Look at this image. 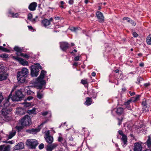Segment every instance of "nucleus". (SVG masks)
Listing matches in <instances>:
<instances>
[{
    "instance_id": "nucleus-1",
    "label": "nucleus",
    "mask_w": 151,
    "mask_h": 151,
    "mask_svg": "<svg viewBox=\"0 0 151 151\" xmlns=\"http://www.w3.org/2000/svg\"><path fill=\"white\" fill-rule=\"evenodd\" d=\"M17 87V86H15L13 87L8 98L6 99V102L4 103V108L1 111L3 119L6 122L9 121L11 119V112L12 109H10L8 106L9 105V100L12 96V93Z\"/></svg>"
},
{
    "instance_id": "nucleus-2",
    "label": "nucleus",
    "mask_w": 151,
    "mask_h": 151,
    "mask_svg": "<svg viewBox=\"0 0 151 151\" xmlns=\"http://www.w3.org/2000/svg\"><path fill=\"white\" fill-rule=\"evenodd\" d=\"M46 74V71L44 70H42L40 76L37 79L36 82L39 85L38 88L40 89H41L46 84L45 81L44 80V78Z\"/></svg>"
},
{
    "instance_id": "nucleus-3",
    "label": "nucleus",
    "mask_w": 151,
    "mask_h": 151,
    "mask_svg": "<svg viewBox=\"0 0 151 151\" xmlns=\"http://www.w3.org/2000/svg\"><path fill=\"white\" fill-rule=\"evenodd\" d=\"M31 75L32 76H37L38 74L39 70L42 69V67L39 64L36 63L31 66Z\"/></svg>"
},
{
    "instance_id": "nucleus-4",
    "label": "nucleus",
    "mask_w": 151,
    "mask_h": 151,
    "mask_svg": "<svg viewBox=\"0 0 151 151\" xmlns=\"http://www.w3.org/2000/svg\"><path fill=\"white\" fill-rule=\"evenodd\" d=\"M23 96V95L20 90L17 91L15 94L12 97L11 96L10 99L12 101H19Z\"/></svg>"
},
{
    "instance_id": "nucleus-5",
    "label": "nucleus",
    "mask_w": 151,
    "mask_h": 151,
    "mask_svg": "<svg viewBox=\"0 0 151 151\" xmlns=\"http://www.w3.org/2000/svg\"><path fill=\"white\" fill-rule=\"evenodd\" d=\"M21 125L23 126H29L31 124V120L29 116L26 115L20 121Z\"/></svg>"
},
{
    "instance_id": "nucleus-6",
    "label": "nucleus",
    "mask_w": 151,
    "mask_h": 151,
    "mask_svg": "<svg viewBox=\"0 0 151 151\" xmlns=\"http://www.w3.org/2000/svg\"><path fill=\"white\" fill-rule=\"evenodd\" d=\"M38 143L37 141L34 139H29L27 140L26 145L31 148H35Z\"/></svg>"
},
{
    "instance_id": "nucleus-7",
    "label": "nucleus",
    "mask_w": 151,
    "mask_h": 151,
    "mask_svg": "<svg viewBox=\"0 0 151 151\" xmlns=\"http://www.w3.org/2000/svg\"><path fill=\"white\" fill-rule=\"evenodd\" d=\"M13 58L23 66H28L29 65V63L28 61L18 56H13Z\"/></svg>"
},
{
    "instance_id": "nucleus-8",
    "label": "nucleus",
    "mask_w": 151,
    "mask_h": 151,
    "mask_svg": "<svg viewBox=\"0 0 151 151\" xmlns=\"http://www.w3.org/2000/svg\"><path fill=\"white\" fill-rule=\"evenodd\" d=\"M40 127L41 126H40L35 129H27L26 130V131L29 134H35L40 131L41 129Z\"/></svg>"
},
{
    "instance_id": "nucleus-9",
    "label": "nucleus",
    "mask_w": 151,
    "mask_h": 151,
    "mask_svg": "<svg viewBox=\"0 0 151 151\" xmlns=\"http://www.w3.org/2000/svg\"><path fill=\"white\" fill-rule=\"evenodd\" d=\"M24 147V143L22 142L18 143L13 147V149L14 150H19L23 149Z\"/></svg>"
},
{
    "instance_id": "nucleus-10",
    "label": "nucleus",
    "mask_w": 151,
    "mask_h": 151,
    "mask_svg": "<svg viewBox=\"0 0 151 151\" xmlns=\"http://www.w3.org/2000/svg\"><path fill=\"white\" fill-rule=\"evenodd\" d=\"M142 148L141 144L138 142H136L134 144L133 150L134 151H141Z\"/></svg>"
},
{
    "instance_id": "nucleus-11",
    "label": "nucleus",
    "mask_w": 151,
    "mask_h": 151,
    "mask_svg": "<svg viewBox=\"0 0 151 151\" xmlns=\"http://www.w3.org/2000/svg\"><path fill=\"white\" fill-rule=\"evenodd\" d=\"M26 77L20 75H17V78L18 82L20 83H23L26 81Z\"/></svg>"
},
{
    "instance_id": "nucleus-12",
    "label": "nucleus",
    "mask_w": 151,
    "mask_h": 151,
    "mask_svg": "<svg viewBox=\"0 0 151 151\" xmlns=\"http://www.w3.org/2000/svg\"><path fill=\"white\" fill-rule=\"evenodd\" d=\"M28 72V70L26 68H23L20 71L17 73V74L27 77Z\"/></svg>"
},
{
    "instance_id": "nucleus-13",
    "label": "nucleus",
    "mask_w": 151,
    "mask_h": 151,
    "mask_svg": "<svg viewBox=\"0 0 151 151\" xmlns=\"http://www.w3.org/2000/svg\"><path fill=\"white\" fill-rule=\"evenodd\" d=\"M96 15L99 22H102L104 21V17L101 12L99 11L97 12L96 13Z\"/></svg>"
},
{
    "instance_id": "nucleus-14",
    "label": "nucleus",
    "mask_w": 151,
    "mask_h": 151,
    "mask_svg": "<svg viewBox=\"0 0 151 151\" xmlns=\"http://www.w3.org/2000/svg\"><path fill=\"white\" fill-rule=\"evenodd\" d=\"M69 46V44L67 42H63L60 43V47L63 51H65L68 48Z\"/></svg>"
},
{
    "instance_id": "nucleus-15",
    "label": "nucleus",
    "mask_w": 151,
    "mask_h": 151,
    "mask_svg": "<svg viewBox=\"0 0 151 151\" xmlns=\"http://www.w3.org/2000/svg\"><path fill=\"white\" fill-rule=\"evenodd\" d=\"M142 106L144 111H149V106L147 104L146 100H144L142 101Z\"/></svg>"
},
{
    "instance_id": "nucleus-16",
    "label": "nucleus",
    "mask_w": 151,
    "mask_h": 151,
    "mask_svg": "<svg viewBox=\"0 0 151 151\" xmlns=\"http://www.w3.org/2000/svg\"><path fill=\"white\" fill-rule=\"evenodd\" d=\"M58 145L56 143H53L51 145H48L47 146L46 150L47 151H52Z\"/></svg>"
},
{
    "instance_id": "nucleus-17",
    "label": "nucleus",
    "mask_w": 151,
    "mask_h": 151,
    "mask_svg": "<svg viewBox=\"0 0 151 151\" xmlns=\"http://www.w3.org/2000/svg\"><path fill=\"white\" fill-rule=\"evenodd\" d=\"M10 146L9 145L5 146L4 145L0 146V151H9Z\"/></svg>"
},
{
    "instance_id": "nucleus-18",
    "label": "nucleus",
    "mask_w": 151,
    "mask_h": 151,
    "mask_svg": "<svg viewBox=\"0 0 151 151\" xmlns=\"http://www.w3.org/2000/svg\"><path fill=\"white\" fill-rule=\"evenodd\" d=\"M14 50L17 52L16 54L18 56H20L22 54L23 50L22 48L17 46H15L14 48Z\"/></svg>"
},
{
    "instance_id": "nucleus-19",
    "label": "nucleus",
    "mask_w": 151,
    "mask_h": 151,
    "mask_svg": "<svg viewBox=\"0 0 151 151\" xmlns=\"http://www.w3.org/2000/svg\"><path fill=\"white\" fill-rule=\"evenodd\" d=\"M25 111L23 109L21 108H19L17 109L16 113L17 114L23 115L25 114Z\"/></svg>"
},
{
    "instance_id": "nucleus-20",
    "label": "nucleus",
    "mask_w": 151,
    "mask_h": 151,
    "mask_svg": "<svg viewBox=\"0 0 151 151\" xmlns=\"http://www.w3.org/2000/svg\"><path fill=\"white\" fill-rule=\"evenodd\" d=\"M37 6V4L35 2L31 3L29 6V8L31 11H34Z\"/></svg>"
},
{
    "instance_id": "nucleus-21",
    "label": "nucleus",
    "mask_w": 151,
    "mask_h": 151,
    "mask_svg": "<svg viewBox=\"0 0 151 151\" xmlns=\"http://www.w3.org/2000/svg\"><path fill=\"white\" fill-rule=\"evenodd\" d=\"M121 140L122 142L124 145H123V147H125L126 145L127 144V138L126 135H123L122 137Z\"/></svg>"
},
{
    "instance_id": "nucleus-22",
    "label": "nucleus",
    "mask_w": 151,
    "mask_h": 151,
    "mask_svg": "<svg viewBox=\"0 0 151 151\" xmlns=\"http://www.w3.org/2000/svg\"><path fill=\"white\" fill-rule=\"evenodd\" d=\"M42 24L43 26L46 27L50 24V22L47 19H44L42 21Z\"/></svg>"
},
{
    "instance_id": "nucleus-23",
    "label": "nucleus",
    "mask_w": 151,
    "mask_h": 151,
    "mask_svg": "<svg viewBox=\"0 0 151 151\" xmlns=\"http://www.w3.org/2000/svg\"><path fill=\"white\" fill-rule=\"evenodd\" d=\"M16 131L15 130H12L9 132V135L8 136V139H10L13 137L16 134Z\"/></svg>"
},
{
    "instance_id": "nucleus-24",
    "label": "nucleus",
    "mask_w": 151,
    "mask_h": 151,
    "mask_svg": "<svg viewBox=\"0 0 151 151\" xmlns=\"http://www.w3.org/2000/svg\"><path fill=\"white\" fill-rule=\"evenodd\" d=\"M36 108H33L32 110H28L27 111V113L30 115H32V116L33 115H35L36 114L37 112L36 111Z\"/></svg>"
},
{
    "instance_id": "nucleus-25",
    "label": "nucleus",
    "mask_w": 151,
    "mask_h": 151,
    "mask_svg": "<svg viewBox=\"0 0 151 151\" xmlns=\"http://www.w3.org/2000/svg\"><path fill=\"white\" fill-rule=\"evenodd\" d=\"M45 139L46 142L49 144L52 143L53 141V138L50 136L46 137Z\"/></svg>"
},
{
    "instance_id": "nucleus-26",
    "label": "nucleus",
    "mask_w": 151,
    "mask_h": 151,
    "mask_svg": "<svg viewBox=\"0 0 151 151\" xmlns=\"http://www.w3.org/2000/svg\"><path fill=\"white\" fill-rule=\"evenodd\" d=\"M92 102V99L91 98L89 97H87L86 101L85 102V104L86 105L89 106L91 104Z\"/></svg>"
},
{
    "instance_id": "nucleus-27",
    "label": "nucleus",
    "mask_w": 151,
    "mask_h": 151,
    "mask_svg": "<svg viewBox=\"0 0 151 151\" xmlns=\"http://www.w3.org/2000/svg\"><path fill=\"white\" fill-rule=\"evenodd\" d=\"M132 101V100H129L127 101L124 103V105L128 109H130V104Z\"/></svg>"
},
{
    "instance_id": "nucleus-28",
    "label": "nucleus",
    "mask_w": 151,
    "mask_h": 151,
    "mask_svg": "<svg viewBox=\"0 0 151 151\" xmlns=\"http://www.w3.org/2000/svg\"><path fill=\"white\" fill-rule=\"evenodd\" d=\"M7 77V76L5 73H0V81L6 79Z\"/></svg>"
},
{
    "instance_id": "nucleus-29",
    "label": "nucleus",
    "mask_w": 151,
    "mask_h": 151,
    "mask_svg": "<svg viewBox=\"0 0 151 151\" xmlns=\"http://www.w3.org/2000/svg\"><path fill=\"white\" fill-rule=\"evenodd\" d=\"M146 144L148 147H150L151 145V138L150 136L148 137V139L146 142Z\"/></svg>"
},
{
    "instance_id": "nucleus-30",
    "label": "nucleus",
    "mask_w": 151,
    "mask_h": 151,
    "mask_svg": "<svg viewBox=\"0 0 151 151\" xmlns=\"http://www.w3.org/2000/svg\"><path fill=\"white\" fill-rule=\"evenodd\" d=\"M6 71L4 65L0 64V73H5Z\"/></svg>"
},
{
    "instance_id": "nucleus-31",
    "label": "nucleus",
    "mask_w": 151,
    "mask_h": 151,
    "mask_svg": "<svg viewBox=\"0 0 151 151\" xmlns=\"http://www.w3.org/2000/svg\"><path fill=\"white\" fill-rule=\"evenodd\" d=\"M123 111V109L122 107H119L117 108L116 110L117 114H122Z\"/></svg>"
},
{
    "instance_id": "nucleus-32",
    "label": "nucleus",
    "mask_w": 151,
    "mask_h": 151,
    "mask_svg": "<svg viewBox=\"0 0 151 151\" xmlns=\"http://www.w3.org/2000/svg\"><path fill=\"white\" fill-rule=\"evenodd\" d=\"M146 42L149 45H151V34H149L146 39Z\"/></svg>"
},
{
    "instance_id": "nucleus-33",
    "label": "nucleus",
    "mask_w": 151,
    "mask_h": 151,
    "mask_svg": "<svg viewBox=\"0 0 151 151\" xmlns=\"http://www.w3.org/2000/svg\"><path fill=\"white\" fill-rule=\"evenodd\" d=\"M30 86H27L25 87H23L20 90L22 92H27V90L29 89V88Z\"/></svg>"
},
{
    "instance_id": "nucleus-34",
    "label": "nucleus",
    "mask_w": 151,
    "mask_h": 151,
    "mask_svg": "<svg viewBox=\"0 0 151 151\" xmlns=\"http://www.w3.org/2000/svg\"><path fill=\"white\" fill-rule=\"evenodd\" d=\"M22 104L26 108L31 106L32 104L31 103L27 102L26 101L23 103Z\"/></svg>"
},
{
    "instance_id": "nucleus-35",
    "label": "nucleus",
    "mask_w": 151,
    "mask_h": 151,
    "mask_svg": "<svg viewBox=\"0 0 151 151\" xmlns=\"http://www.w3.org/2000/svg\"><path fill=\"white\" fill-rule=\"evenodd\" d=\"M37 97L40 99H41L43 97V94L40 92H37Z\"/></svg>"
},
{
    "instance_id": "nucleus-36",
    "label": "nucleus",
    "mask_w": 151,
    "mask_h": 151,
    "mask_svg": "<svg viewBox=\"0 0 151 151\" xmlns=\"http://www.w3.org/2000/svg\"><path fill=\"white\" fill-rule=\"evenodd\" d=\"M9 13L11 15V16L14 18L17 17L18 16V14L17 13L14 14V13L11 12H9Z\"/></svg>"
},
{
    "instance_id": "nucleus-37",
    "label": "nucleus",
    "mask_w": 151,
    "mask_h": 151,
    "mask_svg": "<svg viewBox=\"0 0 151 151\" xmlns=\"http://www.w3.org/2000/svg\"><path fill=\"white\" fill-rule=\"evenodd\" d=\"M42 114L43 116H44L47 115H48L49 117H50L51 116V113L50 111H44L43 112Z\"/></svg>"
},
{
    "instance_id": "nucleus-38",
    "label": "nucleus",
    "mask_w": 151,
    "mask_h": 151,
    "mask_svg": "<svg viewBox=\"0 0 151 151\" xmlns=\"http://www.w3.org/2000/svg\"><path fill=\"white\" fill-rule=\"evenodd\" d=\"M139 97V95H137L135 97L132 98L131 100H132V101L135 102L138 100Z\"/></svg>"
},
{
    "instance_id": "nucleus-39",
    "label": "nucleus",
    "mask_w": 151,
    "mask_h": 151,
    "mask_svg": "<svg viewBox=\"0 0 151 151\" xmlns=\"http://www.w3.org/2000/svg\"><path fill=\"white\" fill-rule=\"evenodd\" d=\"M20 56L27 59L29 58V55L27 54H24L22 53Z\"/></svg>"
},
{
    "instance_id": "nucleus-40",
    "label": "nucleus",
    "mask_w": 151,
    "mask_h": 151,
    "mask_svg": "<svg viewBox=\"0 0 151 151\" xmlns=\"http://www.w3.org/2000/svg\"><path fill=\"white\" fill-rule=\"evenodd\" d=\"M8 54L5 53L0 54V57L3 58H7L8 57Z\"/></svg>"
},
{
    "instance_id": "nucleus-41",
    "label": "nucleus",
    "mask_w": 151,
    "mask_h": 151,
    "mask_svg": "<svg viewBox=\"0 0 151 151\" xmlns=\"http://www.w3.org/2000/svg\"><path fill=\"white\" fill-rule=\"evenodd\" d=\"M79 29H80V28H76L72 27L70 29V30L72 31L76 32L77 30H79Z\"/></svg>"
},
{
    "instance_id": "nucleus-42",
    "label": "nucleus",
    "mask_w": 151,
    "mask_h": 151,
    "mask_svg": "<svg viewBox=\"0 0 151 151\" xmlns=\"http://www.w3.org/2000/svg\"><path fill=\"white\" fill-rule=\"evenodd\" d=\"M63 140V139L61 136V134L60 133L59 134V137L58 138V141L59 142H62Z\"/></svg>"
},
{
    "instance_id": "nucleus-43",
    "label": "nucleus",
    "mask_w": 151,
    "mask_h": 151,
    "mask_svg": "<svg viewBox=\"0 0 151 151\" xmlns=\"http://www.w3.org/2000/svg\"><path fill=\"white\" fill-rule=\"evenodd\" d=\"M0 50H2L6 52H9V50H7L6 48L3 47L2 46H0Z\"/></svg>"
},
{
    "instance_id": "nucleus-44",
    "label": "nucleus",
    "mask_w": 151,
    "mask_h": 151,
    "mask_svg": "<svg viewBox=\"0 0 151 151\" xmlns=\"http://www.w3.org/2000/svg\"><path fill=\"white\" fill-rule=\"evenodd\" d=\"M123 20H126V21L127 22H130L131 20L130 19V18L127 17L123 18Z\"/></svg>"
},
{
    "instance_id": "nucleus-45",
    "label": "nucleus",
    "mask_w": 151,
    "mask_h": 151,
    "mask_svg": "<svg viewBox=\"0 0 151 151\" xmlns=\"http://www.w3.org/2000/svg\"><path fill=\"white\" fill-rule=\"evenodd\" d=\"M32 17V15L31 14H29L28 15V19L31 21Z\"/></svg>"
},
{
    "instance_id": "nucleus-46",
    "label": "nucleus",
    "mask_w": 151,
    "mask_h": 151,
    "mask_svg": "<svg viewBox=\"0 0 151 151\" xmlns=\"http://www.w3.org/2000/svg\"><path fill=\"white\" fill-rule=\"evenodd\" d=\"M81 83L85 85L87 83V82L86 80H82Z\"/></svg>"
},
{
    "instance_id": "nucleus-47",
    "label": "nucleus",
    "mask_w": 151,
    "mask_h": 151,
    "mask_svg": "<svg viewBox=\"0 0 151 151\" xmlns=\"http://www.w3.org/2000/svg\"><path fill=\"white\" fill-rule=\"evenodd\" d=\"M44 145L43 144H41L39 146V148L40 149H42L44 148Z\"/></svg>"
},
{
    "instance_id": "nucleus-48",
    "label": "nucleus",
    "mask_w": 151,
    "mask_h": 151,
    "mask_svg": "<svg viewBox=\"0 0 151 151\" xmlns=\"http://www.w3.org/2000/svg\"><path fill=\"white\" fill-rule=\"evenodd\" d=\"M3 99V97L2 95V93H0V103L2 102Z\"/></svg>"
},
{
    "instance_id": "nucleus-49",
    "label": "nucleus",
    "mask_w": 151,
    "mask_h": 151,
    "mask_svg": "<svg viewBox=\"0 0 151 151\" xmlns=\"http://www.w3.org/2000/svg\"><path fill=\"white\" fill-rule=\"evenodd\" d=\"M64 4V2L63 1H61L60 2V4L61 5H60V7H61L62 8H64L63 6V4Z\"/></svg>"
},
{
    "instance_id": "nucleus-50",
    "label": "nucleus",
    "mask_w": 151,
    "mask_h": 151,
    "mask_svg": "<svg viewBox=\"0 0 151 151\" xmlns=\"http://www.w3.org/2000/svg\"><path fill=\"white\" fill-rule=\"evenodd\" d=\"M119 134L121 135L122 137L123 136V135H125L123 133V132L121 131V130H119L118 131Z\"/></svg>"
},
{
    "instance_id": "nucleus-51",
    "label": "nucleus",
    "mask_w": 151,
    "mask_h": 151,
    "mask_svg": "<svg viewBox=\"0 0 151 151\" xmlns=\"http://www.w3.org/2000/svg\"><path fill=\"white\" fill-rule=\"evenodd\" d=\"M142 80L143 78L141 77H138L137 78V81L139 83H140L141 81H142Z\"/></svg>"
},
{
    "instance_id": "nucleus-52",
    "label": "nucleus",
    "mask_w": 151,
    "mask_h": 151,
    "mask_svg": "<svg viewBox=\"0 0 151 151\" xmlns=\"http://www.w3.org/2000/svg\"><path fill=\"white\" fill-rule=\"evenodd\" d=\"M38 17L37 16H36L35 18L34 19H32L31 20V21L32 22L34 23L36 22V19H37Z\"/></svg>"
},
{
    "instance_id": "nucleus-53",
    "label": "nucleus",
    "mask_w": 151,
    "mask_h": 151,
    "mask_svg": "<svg viewBox=\"0 0 151 151\" xmlns=\"http://www.w3.org/2000/svg\"><path fill=\"white\" fill-rule=\"evenodd\" d=\"M80 57V56H78L75 57L74 58V60L75 61L79 60Z\"/></svg>"
},
{
    "instance_id": "nucleus-54",
    "label": "nucleus",
    "mask_w": 151,
    "mask_h": 151,
    "mask_svg": "<svg viewBox=\"0 0 151 151\" xmlns=\"http://www.w3.org/2000/svg\"><path fill=\"white\" fill-rule=\"evenodd\" d=\"M130 23H131L132 24V25L133 26H135L136 24V23L132 20H131Z\"/></svg>"
},
{
    "instance_id": "nucleus-55",
    "label": "nucleus",
    "mask_w": 151,
    "mask_h": 151,
    "mask_svg": "<svg viewBox=\"0 0 151 151\" xmlns=\"http://www.w3.org/2000/svg\"><path fill=\"white\" fill-rule=\"evenodd\" d=\"M49 134H50V132L49 130H48V131H47L45 133V134L46 135V137H48V136H49Z\"/></svg>"
},
{
    "instance_id": "nucleus-56",
    "label": "nucleus",
    "mask_w": 151,
    "mask_h": 151,
    "mask_svg": "<svg viewBox=\"0 0 151 151\" xmlns=\"http://www.w3.org/2000/svg\"><path fill=\"white\" fill-rule=\"evenodd\" d=\"M133 35L135 37H136L138 36V35L135 32H134L133 33Z\"/></svg>"
},
{
    "instance_id": "nucleus-57",
    "label": "nucleus",
    "mask_w": 151,
    "mask_h": 151,
    "mask_svg": "<svg viewBox=\"0 0 151 151\" xmlns=\"http://www.w3.org/2000/svg\"><path fill=\"white\" fill-rule=\"evenodd\" d=\"M26 92L27 93V94H30L32 93V91L30 90H29L28 89L27 90Z\"/></svg>"
},
{
    "instance_id": "nucleus-58",
    "label": "nucleus",
    "mask_w": 151,
    "mask_h": 151,
    "mask_svg": "<svg viewBox=\"0 0 151 151\" xmlns=\"http://www.w3.org/2000/svg\"><path fill=\"white\" fill-rule=\"evenodd\" d=\"M14 143V141L13 140L9 141H8V143H9L11 144H13Z\"/></svg>"
},
{
    "instance_id": "nucleus-59",
    "label": "nucleus",
    "mask_w": 151,
    "mask_h": 151,
    "mask_svg": "<svg viewBox=\"0 0 151 151\" xmlns=\"http://www.w3.org/2000/svg\"><path fill=\"white\" fill-rule=\"evenodd\" d=\"M118 119V120H119V122H118V125H121V124L122 123V119Z\"/></svg>"
},
{
    "instance_id": "nucleus-60",
    "label": "nucleus",
    "mask_w": 151,
    "mask_h": 151,
    "mask_svg": "<svg viewBox=\"0 0 151 151\" xmlns=\"http://www.w3.org/2000/svg\"><path fill=\"white\" fill-rule=\"evenodd\" d=\"M33 99V97L32 96H29L27 98V100L29 101L31 100H32Z\"/></svg>"
},
{
    "instance_id": "nucleus-61",
    "label": "nucleus",
    "mask_w": 151,
    "mask_h": 151,
    "mask_svg": "<svg viewBox=\"0 0 151 151\" xmlns=\"http://www.w3.org/2000/svg\"><path fill=\"white\" fill-rule=\"evenodd\" d=\"M73 0H69V3L70 4H72L73 3Z\"/></svg>"
},
{
    "instance_id": "nucleus-62",
    "label": "nucleus",
    "mask_w": 151,
    "mask_h": 151,
    "mask_svg": "<svg viewBox=\"0 0 151 151\" xmlns=\"http://www.w3.org/2000/svg\"><path fill=\"white\" fill-rule=\"evenodd\" d=\"M150 84L149 83H145L144 84V86L146 87L149 86L150 85Z\"/></svg>"
},
{
    "instance_id": "nucleus-63",
    "label": "nucleus",
    "mask_w": 151,
    "mask_h": 151,
    "mask_svg": "<svg viewBox=\"0 0 151 151\" xmlns=\"http://www.w3.org/2000/svg\"><path fill=\"white\" fill-rule=\"evenodd\" d=\"M129 93L130 94V95L131 96H132L133 95H134L135 94V92H133L132 93H131V92H130V91H129Z\"/></svg>"
},
{
    "instance_id": "nucleus-64",
    "label": "nucleus",
    "mask_w": 151,
    "mask_h": 151,
    "mask_svg": "<svg viewBox=\"0 0 151 151\" xmlns=\"http://www.w3.org/2000/svg\"><path fill=\"white\" fill-rule=\"evenodd\" d=\"M55 20H58L60 19V18L58 17H55Z\"/></svg>"
}]
</instances>
